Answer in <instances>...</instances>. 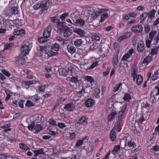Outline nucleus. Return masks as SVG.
Here are the masks:
<instances>
[{"label": "nucleus", "mask_w": 159, "mask_h": 159, "mask_svg": "<svg viewBox=\"0 0 159 159\" xmlns=\"http://www.w3.org/2000/svg\"><path fill=\"white\" fill-rule=\"evenodd\" d=\"M64 22L57 23V29L60 33H63L65 37H68L72 34V30L64 25Z\"/></svg>", "instance_id": "obj_1"}, {"label": "nucleus", "mask_w": 159, "mask_h": 159, "mask_svg": "<svg viewBox=\"0 0 159 159\" xmlns=\"http://www.w3.org/2000/svg\"><path fill=\"white\" fill-rule=\"evenodd\" d=\"M127 106V104L126 102L122 107H120L121 110L119 111L118 116V121H119L123 119L124 116V114L126 109Z\"/></svg>", "instance_id": "obj_2"}, {"label": "nucleus", "mask_w": 159, "mask_h": 159, "mask_svg": "<svg viewBox=\"0 0 159 159\" xmlns=\"http://www.w3.org/2000/svg\"><path fill=\"white\" fill-rule=\"evenodd\" d=\"M108 10L107 9H101L98 10V11H93L92 13L91 14V16L93 20L96 18L101 13L104 12H107Z\"/></svg>", "instance_id": "obj_3"}, {"label": "nucleus", "mask_w": 159, "mask_h": 159, "mask_svg": "<svg viewBox=\"0 0 159 159\" xmlns=\"http://www.w3.org/2000/svg\"><path fill=\"white\" fill-rule=\"evenodd\" d=\"M30 48L28 46L24 44L20 48L21 53L23 56H25L29 52Z\"/></svg>", "instance_id": "obj_4"}, {"label": "nucleus", "mask_w": 159, "mask_h": 159, "mask_svg": "<svg viewBox=\"0 0 159 159\" xmlns=\"http://www.w3.org/2000/svg\"><path fill=\"white\" fill-rule=\"evenodd\" d=\"M125 147L127 148V150H130L135 148L136 145L133 142H132L131 140L128 141L127 138L126 139Z\"/></svg>", "instance_id": "obj_5"}, {"label": "nucleus", "mask_w": 159, "mask_h": 159, "mask_svg": "<svg viewBox=\"0 0 159 159\" xmlns=\"http://www.w3.org/2000/svg\"><path fill=\"white\" fill-rule=\"evenodd\" d=\"M143 30V28L141 25H135L133 26L132 29L131 30L136 33H139L142 32Z\"/></svg>", "instance_id": "obj_6"}, {"label": "nucleus", "mask_w": 159, "mask_h": 159, "mask_svg": "<svg viewBox=\"0 0 159 159\" xmlns=\"http://www.w3.org/2000/svg\"><path fill=\"white\" fill-rule=\"evenodd\" d=\"M16 63L20 65H23L25 63V59L20 56L17 57L15 59Z\"/></svg>", "instance_id": "obj_7"}, {"label": "nucleus", "mask_w": 159, "mask_h": 159, "mask_svg": "<svg viewBox=\"0 0 159 159\" xmlns=\"http://www.w3.org/2000/svg\"><path fill=\"white\" fill-rule=\"evenodd\" d=\"M144 49V45L143 42L140 41L138 43L137 46V49L139 52L141 53L143 52Z\"/></svg>", "instance_id": "obj_8"}, {"label": "nucleus", "mask_w": 159, "mask_h": 159, "mask_svg": "<svg viewBox=\"0 0 159 159\" xmlns=\"http://www.w3.org/2000/svg\"><path fill=\"white\" fill-rule=\"evenodd\" d=\"M75 107L74 104L72 103H70L66 104L64 107V109H66L69 111H71L74 109Z\"/></svg>", "instance_id": "obj_9"}, {"label": "nucleus", "mask_w": 159, "mask_h": 159, "mask_svg": "<svg viewBox=\"0 0 159 159\" xmlns=\"http://www.w3.org/2000/svg\"><path fill=\"white\" fill-rule=\"evenodd\" d=\"M73 32L79 34L80 37H83L85 33L84 31L80 28H76L73 30Z\"/></svg>", "instance_id": "obj_10"}, {"label": "nucleus", "mask_w": 159, "mask_h": 159, "mask_svg": "<svg viewBox=\"0 0 159 159\" xmlns=\"http://www.w3.org/2000/svg\"><path fill=\"white\" fill-rule=\"evenodd\" d=\"M88 118L87 116H83L79 120L78 123L80 124L85 125L87 123Z\"/></svg>", "instance_id": "obj_11"}, {"label": "nucleus", "mask_w": 159, "mask_h": 159, "mask_svg": "<svg viewBox=\"0 0 159 159\" xmlns=\"http://www.w3.org/2000/svg\"><path fill=\"white\" fill-rule=\"evenodd\" d=\"M94 102V101L92 99L89 98L86 101L85 104L86 107H90L93 105Z\"/></svg>", "instance_id": "obj_12"}, {"label": "nucleus", "mask_w": 159, "mask_h": 159, "mask_svg": "<svg viewBox=\"0 0 159 159\" xmlns=\"http://www.w3.org/2000/svg\"><path fill=\"white\" fill-rule=\"evenodd\" d=\"M84 20L82 19H78L76 20L75 25L79 27H82L84 25Z\"/></svg>", "instance_id": "obj_13"}, {"label": "nucleus", "mask_w": 159, "mask_h": 159, "mask_svg": "<svg viewBox=\"0 0 159 159\" xmlns=\"http://www.w3.org/2000/svg\"><path fill=\"white\" fill-rule=\"evenodd\" d=\"M67 49L68 51L71 54H72L76 52L75 47L70 44H68L67 46Z\"/></svg>", "instance_id": "obj_14"}, {"label": "nucleus", "mask_w": 159, "mask_h": 159, "mask_svg": "<svg viewBox=\"0 0 159 159\" xmlns=\"http://www.w3.org/2000/svg\"><path fill=\"white\" fill-rule=\"evenodd\" d=\"M31 99L34 102L38 103L41 102L42 98L37 95H35L31 97Z\"/></svg>", "instance_id": "obj_15"}, {"label": "nucleus", "mask_w": 159, "mask_h": 159, "mask_svg": "<svg viewBox=\"0 0 159 159\" xmlns=\"http://www.w3.org/2000/svg\"><path fill=\"white\" fill-rule=\"evenodd\" d=\"M110 138L111 140L112 141H114L115 140L116 136L115 129H112L111 130L110 133Z\"/></svg>", "instance_id": "obj_16"}, {"label": "nucleus", "mask_w": 159, "mask_h": 159, "mask_svg": "<svg viewBox=\"0 0 159 159\" xmlns=\"http://www.w3.org/2000/svg\"><path fill=\"white\" fill-rule=\"evenodd\" d=\"M34 157H36L39 155H42L44 154V149L41 148L40 149L35 150L34 151Z\"/></svg>", "instance_id": "obj_17"}, {"label": "nucleus", "mask_w": 159, "mask_h": 159, "mask_svg": "<svg viewBox=\"0 0 159 159\" xmlns=\"http://www.w3.org/2000/svg\"><path fill=\"white\" fill-rule=\"evenodd\" d=\"M117 114V112H112L107 117V120L109 121H111L114 119L116 116Z\"/></svg>", "instance_id": "obj_18"}, {"label": "nucleus", "mask_w": 159, "mask_h": 159, "mask_svg": "<svg viewBox=\"0 0 159 159\" xmlns=\"http://www.w3.org/2000/svg\"><path fill=\"white\" fill-rule=\"evenodd\" d=\"M83 41L81 39H77L74 42V45L76 47H80L82 44Z\"/></svg>", "instance_id": "obj_19"}, {"label": "nucleus", "mask_w": 159, "mask_h": 159, "mask_svg": "<svg viewBox=\"0 0 159 159\" xmlns=\"http://www.w3.org/2000/svg\"><path fill=\"white\" fill-rule=\"evenodd\" d=\"M47 3L46 2L45 3L42 2L40 3V5H41L40 8L42 9L43 11H47L48 9V7L47 6Z\"/></svg>", "instance_id": "obj_20"}, {"label": "nucleus", "mask_w": 159, "mask_h": 159, "mask_svg": "<svg viewBox=\"0 0 159 159\" xmlns=\"http://www.w3.org/2000/svg\"><path fill=\"white\" fill-rule=\"evenodd\" d=\"M34 129L35 132L38 133L40 130L43 129V127L41 124H37L34 125Z\"/></svg>", "instance_id": "obj_21"}, {"label": "nucleus", "mask_w": 159, "mask_h": 159, "mask_svg": "<svg viewBox=\"0 0 159 159\" xmlns=\"http://www.w3.org/2000/svg\"><path fill=\"white\" fill-rule=\"evenodd\" d=\"M131 99L130 95L128 93H125L123 99L125 101L129 102Z\"/></svg>", "instance_id": "obj_22"}, {"label": "nucleus", "mask_w": 159, "mask_h": 159, "mask_svg": "<svg viewBox=\"0 0 159 159\" xmlns=\"http://www.w3.org/2000/svg\"><path fill=\"white\" fill-rule=\"evenodd\" d=\"M100 52L101 54L102 55H104V56H106L107 55V53L108 52V50L107 48L103 47L101 48Z\"/></svg>", "instance_id": "obj_23"}, {"label": "nucleus", "mask_w": 159, "mask_h": 159, "mask_svg": "<svg viewBox=\"0 0 159 159\" xmlns=\"http://www.w3.org/2000/svg\"><path fill=\"white\" fill-rule=\"evenodd\" d=\"M68 71L65 69H61L59 70V74L63 76H66L68 74Z\"/></svg>", "instance_id": "obj_24"}, {"label": "nucleus", "mask_w": 159, "mask_h": 159, "mask_svg": "<svg viewBox=\"0 0 159 159\" xmlns=\"http://www.w3.org/2000/svg\"><path fill=\"white\" fill-rule=\"evenodd\" d=\"M143 82V77L141 75H138L137 76L136 82L137 84L139 85Z\"/></svg>", "instance_id": "obj_25"}, {"label": "nucleus", "mask_w": 159, "mask_h": 159, "mask_svg": "<svg viewBox=\"0 0 159 159\" xmlns=\"http://www.w3.org/2000/svg\"><path fill=\"white\" fill-rule=\"evenodd\" d=\"M120 145L115 146L114 147L113 150L111 151L112 153L115 155L116 153H117L120 151Z\"/></svg>", "instance_id": "obj_26"}, {"label": "nucleus", "mask_w": 159, "mask_h": 159, "mask_svg": "<svg viewBox=\"0 0 159 159\" xmlns=\"http://www.w3.org/2000/svg\"><path fill=\"white\" fill-rule=\"evenodd\" d=\"M19 147L20 148L25 151L30 149V148L24 143H20L19 144Z\"/></svg>", "instance_id": "obj_27"}, {"label": "nucleus", "mask_w": 159, "mask_h": 159, "mask_svg": "<svg viewBox=\"0 0 159 159\" xmlns=\"http://www.w3.org/2000/svg\"><path fill=\"white\" fill-rule=\"evenodd\" d=\"M156 12V11L155 10L153 9L151 12L147 13L148 18L151 19L153 18L155 16Z\"/></svg>", "instance_id": "obj_28"}, {"label": "nucleus", "mask_w": 159, "mask_h": 159, "mask_svg": "<svg viewBox=\"0 0 159 159\" xmlns=\"http://www.w3.org/2000/svg\"><path fill=\"white\" fill-rule=\"evenodd\" d=\"M151 93L156 96L159 95V89L157 86H155L154 89H153Z\"/></svg>", "instance_id": "obj_29"}, {"label": "nucleus", "mask_w": 159, "mask_h": 159, "mask_svg": "<svg viewBox=\"0 0 159 159\" xmlns=\"http://www.w3.org/2000/svg\"><path fill=\"white\" fill-rule=\"evenodd\" d=\"M70 81L75 84H76L77 83H79V80L78 79V76H75L71 77Z\"/></svg>", "instance_id": "obj_30"}, {"label": "nucleus", "mask_w": 159, "mask_h": 159, "mask_svg": "<svg viewBox=\"0 0 159 159\" xmlns=\"http://www.w3.org/2000/svg\"><path fill=\"white\" fill-rule=\"evenodd\" d=\"M120 122L119 121H117L116 122L115 124L114 127L113 129H117L118 131H120L121 129L120 127Z\"/></svg>", "instance_id": "obj_31"}, {"label": "nucleus", "mask_w": 159, "mask_h": 159, "mask_svg": "<svg viewBox=\"0 0 159 159\" xmlns=\"http://www.w3.org/2000/svg\"><path fill=\"white\" fill-rule=\"evenodd\" d=\"M60 46L57 43H55L53 44L51 47V49L53 50L57 51L59 49Z\"/></svg>", "instance_id": "obj_32"}, {"label": "nucleus", "mask_w": 159, "mask_h": 159, "mask_svg": "<svg viewBox=\"0 0 159 159\" xmlns=\"http://www.w3.org/2000/svg\"><path fill=\"white\" fill-rule=\"evenodd\" d=\"M58 54V52H54L52 50L48 52V54L49 57H52L53 56H57Z\"/></svg>", "instance_id": "obj_33"}, {"label": "nucleus", "mask_w": 159, "mask_h": 159, "mask_svg": "<svg viewBox=\"0 0 159 159\" xmlns=\"http://www.w3.org/2000/svg\"><path fill=\"white\" fill-rule=\"evenodd\" d=\"M157 34L156 31L152 30L149 34V39L152 40Z\"/></svg>", "instance_id": "obj_34"}, {"label": "nucleus", "mask_w": 159, "mask_h": 159, "mask_svg": "<svg viewBox=\"0 0 159 159\" xmlns=\"http://www.w3.org/2000/svg\"><path fill=\"white\" fill-rule=\"evenodd\" d=\"M19 11L18 8L16 7H13L11 9V12L12 14H17L18 13Z\"/></svg>", "instance_id": "obj_35"}, {"label": "nucleus", "mask_w": 159, "mask_h": 159, "mask_svg": "<svg viewBox=\"0 0 159 159\" xmlns=\"http://www.w3.org/2000/svg\"><path fill=\"white\" fill-rule=\"evenodd\" d=\"M69 135H70V139L72 140L75 139V136L77 135V133L75 132H73L72 133H70Z\"/></svg>", "instance_id": "obj_36"}, {"label": "nucleus", "mask_w": 159, "mask_h": 159, "mask_svg": "<svg viewBox=\"0 0 159 159\" xmlns=\"http://www.w3.org/2000/svg\"><path fill=\"white\" fill-rule=\"evenodd\" d=\"M38 81L36 80H32L29 81H25V85L26 86H30L34 83L36 84Z\"/></svg>", "instance_id": "obj_37"}, {"label": "nucleus", "mask_w": 159, "mask_h": 159, "mask_svg": "<svg viewBox=\"0 0 159 159\" xmlns=\"http://www.w3.org/2000/svg\"><path fill=\"white\" fill-rule=\"evenodd\" d=\"M14 45L13 43H10L6 44L4 45V49H10Z\"/></svg>", "instance_id": "obj_38"}, {"label": "nucleus", "mask_w": 159, "mask_h": 159, "mask_svg": "<svg viewBox=\"0 0 159 159\" xmlns=\"http://www.w3.org/2000/svg\"><path fill=\"white\" fill-rule=\"evenodd\" d=\"M137 69L136 68H133L132 69L131 71V75L133 78H134L135 76H137Z\"/></svg>", "instance_id": "obj_39"}, {"label": "nucleus", "mask_w": 159, "mask_h": 159, "mask_svg": "<svg viewBox=\"0 0 159 159\" xmlns=\"http://www.w3.org/2000/svg\"><path fill=\"white\" fill-rule=\"evenodd\" d=\"M85 79L88 82H89L91 83L94 82V80L92 76H86L85 77Z\"/></svg>", "instance_id": "obj_40"}, {"label": "nucleus", "mask_w": 159, "mask_h": 159, "mask_svg": "<svg viewBox=\"0 0 159 159\" xmlns=\"http://www.w3.org/2000/svg\"><path fill=\"white\" fill-rule=\"evenodd\" d=\"M158 71V70H156L154 72V74H153L152 77V80H155L158 77V75L159 74Z\"/></svg>", "instance_id": "obj_41"}, {"label": "nucleus", "mask_w": 159, "mask_h": 159, "mask_svg": "<svg viewBox=\"0 0 159 159\" xmlns=\"http://www.w3.org/2000/svg\"><path fill=\"white\" fill-rule=\"evenodd\" d=\"M25 32V31L23 29L20 30H17L16 31H14L13 32V34L15 35H19L22 34L24 33Z\"/></svg>", "instance_id": "obj_42"}, {"label": "nucleus", "mask_w": 159, "mask_h": 159, "mask_svg": "<svg viewBox=\"0 0 159 159\" xmlns=\"http://www.w3.org/2000/svg\"><path fill=\"white\" fill-rule=\"evenodd\" d=\"M47 38H46L44 37H41L40 38H38V40L39 42L40 43H44L47 42L48 40L47 39Z\"/></svg>", "instance_id": "obj_43"}, {"label": "nucleus", "mask_w": 159, "mask_h": 159, "mask_svg": "<svg viewBox=\"0 0 159 159\" xmlns=\"http://www.w3.org/2000/svg\"><path fill=\"white\" fill-rule=\"evenodd\" d=\"M50 20L51 21L54 23H57V24L58 23L60 22H58L59 20L58 19V16H57L54 17H51Z\"/></svg>", "instance_id": "obj_44"}, {"label": "nucleus", "mask_w": 159, "mask_h": 159, "mask_svg": "<svg viewBox=\"0 0 159 159\" xmlns=\"http://www.w3.org/2000/svg\"><path fill=\"white\" fill-rule=\"evenodd\" d=\"M6 137L7 141L11 143L15 142L16 141V139L13 137H8V136H7Z\"/></svg>", "instance_id": "obj_45"}, {"label": "nucleus", "mask_w": 159, "mask_h": 159, "mask_svg": "<svg viewBox=\"0 0 159 159\" xmlns=\"http://www.w3.org/2000/svg\"><path fill=\"white\" fill-rule=\"evenodd\" d=\"M118 62V57L117 55H115L113 58V65H117Z\"/></svg>", "instance_id": "obj_46"}, {"label": "nucleus", "mask_w": 159, "mask_h": 159, "mask_svg": "<svg viewBox=\"0 0 159 159\" xmlns=\"http://www.w3.org/2000/svg\"><path fill=\"white\" fill-rule=\"evenodd\" d=\"M101 22H102L107 18L108 17V16L107 13H104L101 15Z\"/></svg>", "instance_id": "obj_47"}, {"label": "nucleus", "mask_w": 159, "mask_h": 159, "mask_svg": "<svg viewBox=\"0 0 159 159\" xmlns=\"http://www.w3.org/2000/svg\"><path fill=\"white\" fill-rule=\"evenodd\" d=\"M50 34L51 33L49 32V31L45 30L43 33V36L44 37L47 38L50 36Z\"/></svg>", "instance_id": "obj_48"}, {"label": "nucleus", "mask_w": 159, "mask_h": 159, "mask_svg": "<svg viewBox=\"0 0 159 159\" xmlns=\"http://www.w3.org/2000/svg\"><path fill=\"white\" fill-rule=\"evenodd\" d=\"M121 85L122 84L120 83L116 85L113 89V91L114 92H116L117 91H118L120 88V87Z\"/></svg>", "instance_id": "obj_49"}, {"label": "nucleus", "mask_w": 159, "mask_h": 159, "mask_svg": "<svg viewBox=\"0 0 159 159\" xmlns=\"http://www.w3.org/2000/svg\"><path fill=\"white\" fill-rule=\"evenodd\" d=\"M98 65V62H93L89 67H88L87 69L88 70L93 69L94 67L97 66Z\"/></svg>", "instance_id": "obj_50"}, {"label": "nucleus", "mask_w": 159, "mask_h": 159, "mask_svg": "<svg viewBox=\"0 0 159 159\" xmlns=\"http://www.w3.org/2000/svg\"><path fill=\"white\" fill-rule=\"evenodd\" d=\"M34 106V103L30 100L27 101L25 104V106L28 107H32Z\"/></svg>", "instance_id": "obj_51"}, {"label": "nucleus", "mask_w": 159, "mask_h": 159, "mask_svg": "<svg viewBox=\"0 0 159 159\" xmlns=\"http://www.w3.org/2000/svg\"><path fill=\"white\" fill-rule=\"evenodd\" d=\"M83 143V140H79L77 141L76 143L75 147H78L81 145Z\"/></svg>", "instance_id": "obj_52"}, {"label": "nucleus", "mask_w": 159, "mask_h": 159, "mask_svg": "<svg viewBox=\"0 0 159 159\" xmlns=\"http://www.w3.org/2000/svg\"><path fill=\"white\" fill-rule=\"evenodd\" d=\"M130 55L128 53H127L123 56L121 58V60L126 61L128 58L130 57Z\"/></svg>", "instance_id": "obj_53"}, {"label": "nucleus", "mask_w": 159, "mask_h": 159, "mask_svg": "<svg viewBox=\"0 0 159 159\" xmlns=\"http://www.w3.org/2000/svg\"><path fill=\"white\" fill-rule=\"evenodd\" d=\"M150 26L148 24H145L144 26V29L145 32L147 33H148L149 32L150 30Z\"/></svg>", "instance_id": "obj_54"}, {"label": "nucleus", "mask_w": 159, "mask_h": 159, "mask_svg": "<svg viewBox=\"0 0 159 159\" xmlns=\"http://www.w3.org/2000/svg\"><path fill=\"white\" fill-rule=\"evenodd\" d=\"M159 48V47H158L157 48L152 49L151 51V53L152 55H155L157 53V49Z\"/></svg>", "instance_id": "obj_55"}, {"label": "nucleus", "mask_w": 159, "mask_h": 159, "mask_svg": "<svg viewBox=\"0 0 159 159\" xmlns=\"http://www.w3.org/2000/svg\"><path fill=\"white\" fill-rule=\"evenodd\" d=\"M69 14L68 13L65 12L64 13L62 14L60 16V19H61L62 20H65L66 17L68 16Z\"/></svg>", "instance_id": "obj_56"}, {"label": "nucleus", "mask_w": 159, "mask_h": 159, "mask_svg": "<svg viewBox=\"0 0 159 159\" xmlns=\"http://www.w3.org/2000/svg\"><path fill=\"white\" fill-rule=\"evenodd\" d=\"M152 57L151 56H147L143 60L144 61H145L146 62H147V63L148 64L151 60Z\"/></svg>", "instance_id": "obj_57"}, {"label": "nucleus", "mask_w": 159, "mask_h": 159, "mask_svg": "<svg viewBox=\"0 0 159 159\" xmlns=\"http://www.w3.org/2000/svg\"><path fill=\"white\" fill-rule=\"evenodd\" d=\"M95 96L96 98H98L99 97V94L100 93V90L98 89H95Z\"/></svg>", "instance_id": "obj_58"}, {"label": "nucleus", "mask_w": 159, "mask_h": 159, "mask_svg": "<svg viewBox=\"0 0 159 159\" xmlns=\"http://www.w3.org/2000/svg\"><path fill=\"white\" fill-rule=\"evenodd\" d=\"M35 124L34 122H33L31 123V124L29 126H28V129L30 130H32L34 129Z\"/></svg>", "instance_id": "obj_59"}, {"label": "nucleus", "mask_w": 159, "mask_h": 159, "mask_svg": "<svg viewBox=\"0 0 159 159\" xmlns=\"http://www.w3.org/2000/svg\"><path fill=\"white\" fill-rule=\"evenodd\" d=\"M48 122L51 125L55 126L57 125L56 121L54 120L51 119H50L49 120Z\"/></svg>", "instance_id": "obj_60"}, {"label": "nucleus", "mask_w": 159, "mask_h": 159, "mask_svg": "<svg viewBox=\"0 0 159 159\" xmlns=\"http://www.w3.org/2000/svg\"><path fill=\"white\" fill-rule=\"evenodd\" d=\"M110 69L111 68L110 67H107L106 70L103 73L104 76H106L109 73V71Z\"/></svg>", "instance_id": "obj_61"}, {"label": "nucleus", "mask_w": 159, "mask_h": 159, "mask_svg": "<svg viewBox=\"0 0 159 159\" xmlns=\"http://www.w3.org/2000/svg\"><path fill=\"white\" fill-rule=\"evenodd\" d=\"M147 16L148 14L147 13H144L140 16V18L141 19L142 17H143L144 18L143 19V21H144Z\"/></svg>", "instance_id": "obj_62"}, {"label": "nucleus", "mask_w": 159, "mask_h": 159, "mask_svg": "<svg viewBox=\"0 0 159 159\" xmlns=\"http://www.w3.org/2000/svg\"><path fill=\"white\" fill-rule=\"evenodd\" d=\"M151 150L154 152L158 151L159 150V147L157 145H155L151 148Z\"/></svg>", "instance_id": "obj_63"}, {"label": "nucleus", "mask_w": 159, "mask_h": 159, "mask_svg": "<svg viewBox=\"0 0 159 159\" xmlns=\"http://www.w3.org/2000/svg\"><path fill=\"white\" fill-rule=\"evenodd\" d=\"M150 105L148 104V102H146L145 103H144L143 102L142 103V106L143 107H144L146 108H149L150 107Z\"/></svg>", "instance_id": "obj_64"}]
</instances>
